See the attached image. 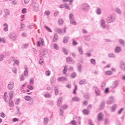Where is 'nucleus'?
Wrapping results in <instances>:
<instances>
[{
    "mask_svg": "<svg viewBox=\"0 0 125 125\" xmlns=\"http://www.w3.org/2000/svg\"><path fill=\"white\" fill-rule=\"evenodd\" d=\"M81 6V8H82L83 11H84V12H87L90 8L89 5L87 3L82 4Z\"/></svg>",
    "mask_w": 125,
    "mask_h": 125,
    "instance_id": "obj_1",
    "label": "nucleus"
},
{
    "mask_svg": "<svg viewBox=\"0 0 125 125\" xmlns=\"http://www.w3.org/2000/svg\"><path fill=\"white\" fill-rule=\"evenodd\" d=\"M116 20V15H111L108 17L106 19L107 23H112Z\"/></svg>",
    "mask_w": 125,
    "mask_h": 125,
    "instance_id": "obj_2",
    "label": "nucleus"
},
{
    "mask_svg": "<svg viewBox=\"0 0 125 125\" xmlns=\"http://www.w3.org/2000/svg\"><path fill=\"white\" fill-rule=\"evenodd\" d=\"M69 19L70 20V23H71L72 25H77V22L75 21V17H74V14H73V13L69 14Z\"/></svg>",
    "mask_w": 125,
    "mask_h": 125,
    "instance_id": "obj_3",
    "label": "nucleus"
},
{
    "mask_svg": "<svg viewBox=\"0 0 125 125\" xmlns=\"http://www.w3.org/2000/svg\"><path fill=\"white\" fill-rule=\"evenodd\" d=\"M3 11L4 14L3 15V17L4 18H7V17L10 15V11L7 9H4Z\"/></svg>",
    "mask_w": 125,
    "mask_h": 125,
    "instance_id": "obj_4",
    "label": "nucleus"
},
{
    "mask_svg": "<svg viewBox=\"0 0 125 125\" xmlns=\"http://www.w3.org/2000/svg\"><path fill=\"white\" fill-rule=\"evenodd\" d=\"M101 23V27L103 29H106V22L105 21V20L104 19H102L100 21Z\"/></svg>",
    "mask_w": 125,
    "mask_h": 125,
    "instance_id": "obj_5",
    "label": "nucleus"
},
{
    "mask_svg": "<svg viewBox=\"0 0 125 125\" xmlns=\"http://www.w3.org/2000/svg\"><path fill=\"white\" fill-rule=\"evenodd\" d=\"M42 55L45 58H47L48 57V52H47V50L46 49H44L42 51Z\"/></svg>",
    "mask_w": 125,
    "mask_h": 125,
    "instance_id": "obj_6",
    "label": "nucleus"
},
{
    "mask_svg": "<svg viewBox=\"0 0 125 125\" xmlns=\"http://www.w3.org/2000/svg\"><path fill=\"white\" fill-rule=\"evenodd\" d=\"M66 31H67L66 27L64 28L63 29H57L56 30V32H57V33H58L59 34H65V33H66Z\"/></svg>",
    "mask_w": 125,
    "mask_h": 125,
    "instance_id": "obj_7",
    "label": "nucleus"
},
{
    "mask_svg": "<svg viewBox=\"0 0 125 125\" xmlns=\"http://www.w3.org/2000/svg\"><path fill=\"white\" fill-rule=\"evenodd\" d=\"M13 87H14V83L9 82L8 84V89L11 90L13 89Z\"/></svg>",
    "mask_w": 125,
    "mask_h": 125,
    "instance_id": "obj_8",
    "label": "nucleus"
},
{
    "mask_svg": "<svg viewBox=\"0 0 125 125\" xmlns=\"http://www.w3.org/2000/svg\"><path fill=\"white\" fill-rule=\"evenodd\" d=\"M58 82H67L68 79L66 77H60L58 78Z\"/></svg>",
    "mask_w": 125,
    "mask_h": 125,
    "instance_id": "obj_9",
    "label": "nucleus"
},
{
    "mask_svg": "<svg viewBox=\"0 0 125 125\" xmlns=\"http://www.w3.org/2000/svg\"><path fill=\"white\" fill-rule=\"evenodd\" d=\"M122 51V47L120 46H116L114 49L115 53H120Z\"/></svg>",
    "mask_w": 125,
    "mask_h": 125,
    "instance_id": "obj_10",
    "label": "nucleus"
},
{
    "mask_svg": "<svg viewBox=\"0 0 125 125\" xmlns=\"http://www.w3.org/2000/svg\"><path fill=\"white\" fill-rule=\"evenodd\" d=\"M66 62H67L68 64H75V61L73 60L72 58H66Z\"/></svg>",
    "mask_w": 125,
    "mask_h": 125,
    "instance_id": "obj_11",
    "label": "nucleus"
},
{
    "mask_svg": "<svg viewBox=\"0 0 125 125\" xmlns=\"http://www.w3.org/2000/svg\"><path fill=\"white\" fill-rule=\"evenodd\" d=\"M94 88L95 89V92L97 96H99L100 95V90L97 87H94Z\"/></svg>",
    "mask_w": 125,
    "mask_h": 125,
    "instance_id": "obj_12",
    "label": "nucleus"
},
{
    "mask_svg": "<svg viewBox=\"0 0 125 125\" xmlns=\"http://www.w3.org/2000/svg\"><path fill=\"white\" fill-rule=\"evenodd\" d=\"M56 79L54 77H51L50 80V82L51 83V84L52 85H55V82H56Z\"/></svg>",
    "mask_w": 125,
    "mask_h": 125,
    "instance_id": "obj_13",
    "label": "nucleus"
},
{
    "mask_svg": "<svg viewBox=\"0 0 125 125\" xmlns=\"http://www.w3.org/2000/svg\"><path fill=\"white\" fill-rule=\"evenodd\" d=\"M103 119V115L102 113H99L98 115V122H101Z\"/></svg>",
    "mask_w": 125,
    "mask_h": 125,
    "instance_id": "obj_14",
    "label": "nucleus"
},
{
    "mask_svg": "<svg viewBox=\"0 0 125 125\" xmlns=\"http://www.w3.org/2000/svg\"><path fill=\"white\" fill-rule=\"evenodd\" d=\"M120 67L123 71H125V63L124 62H121Z\"/></svg>",
    "mask_w": 125,
    "mask_h": 125,
    "instance_id": "obj_15",
    "label": "nucleus"
},
{
    "mask_svg": "<svg viewBox=\"0 0 125 125\" xmlns=\"http://www.w3.org/2000/svg\"><path fill=\"white\" fill-rule=\"evenodd\" d=\"M118 84H119V83L118 81H115L113 82L112 85L111 86V88L112 89L115 88L118 86Z\"/></svg>",
    "mask_w": 125,
    "mask_h": 125,
    "instance_id": "obj_16",
    "label": "nucleus"
},
{
    "mask_svg": "<svg viewBox=\"0 0 125 125\" xmlns=\"http://www.w3.org/2000/svg\"><path fill=\"white\" fill-rule=\"evenodd\" d=\"M62 100H63V98L62 97L60 98L58 100L57 105L59 107H60V106H61V104H62Z\"/></svg>",
    "mask_w": 125,
    "mask_h": 125,
    "instance_id": "obj_17",
    "label": "nucleus"
},
{
    "mask_svg": "<svg viewBox=\"0 0 125 125\" xmlns=\"http://www.w3.org/2000/svg\"><path fill=\"white\" fill-rule=\"evenodd\" d=\"M10 39L11 40H12L13 41H15V40H16L17 39V37H16V35H15V34H10L9 36Z\"/></svg>",
    "mask_w": 125,
    "mask_h": 125,
    "instance_id": "obj_18",
    "label": "nucleus"
},
{
    "mask_svg": "<svg viewBox=\"0 0 125 125\" xmlns=\"http://www.w3.org/2000/svg\"><path fill=\"white\" fill-rule=\"evenodd\" d=\"M74 120L75 122H78L79 125H81V121L82 120V119H81V117H77V116H75V118Z\"/></svg>",
    "mask_w": 125,
    "mask_h": 125,
    "instance_id": "obj_19",
    "label": "nucleus"
},
{
    "mask_svg": "<svg viewBox=\"0 0 125 125\" xmlns=\"http://www.w3.org/2000/svg\"><path fill=\"white\" fill-rule=\"evenodd\" d=\"M3 26L5 27L3 29L4 32L8 31V24H7V23H4Z\"/></svg>",
    "mask_w": 125,
    "mask_h": 125,
    "instance_id": "obj_20",
    "label": "nucleus"
},
{
    "mask_svg": "<svg viewBox=\"0 0 125 125\" xmlns=\"http://www.w3.org/2000/svg\"><path fill=\"white\" fill-rule=\"evenodd\" d=\"M78 48L80 54L83 55V48L82 47V46H79L78 47Z\"/></svg>",
    "mask_w": 125,
    "mask_h": 125,
    "instance_id": "obj_21",
    "label": "nucleus"
},
{
    "mask_svg": "<svg viewBox=\"0 0 125 125\" xmlns=\"http://www.w3.org/2000/svg\"><path fill=\"white\" fill-rule=\"evenodd\" d=\"M79 84H86V80L83 79L79 82Z\"/></svg>",
    "mask_w": 125,
    "mask_h": 125,
    "instance_id": "obj_22",
    "label": "nucleus"
},
{
    "mask_svg": "<svg viewBox=\"0 0 125 125\" xmlns=\"http://www.w3.org/2000/svg\"><path fill=\"white\" fill-rule=\"evenodd\" d=\"M84 39L85 40V41H86L87 42H90V36H89V35H86L84 36Z\"/></svg>",
    "mask_w": 125,
    "mask_h": 125,
    "instance_id": "obj_23",
    "label": "nucleus"
},
{
    "mask_svg": "<svg viewBox=\"0 0 125 125\" xmlns=\"http://www.w3.org/2000/svg\"><path fill=\"white\" fill-rule=\"evenodd\" d=\"M118 42H119V43L121 44L122 45V46H125V41L123 40L119 39L118 40Z\"/></svg>",
    "mask_w": 125,
    "mask_h": 125,
    "instance_id": "obj_24",
    "label": "nucleus"
},
{
    "mask_svg": "<svg viewBox=\"0 0 125 125\" xmlns=\"http://www.w3.org/2000/svg\"><path fill=\"white\" fill-rule=\"evenodd\" d=\"M57 40H58V35L57 34H55L54 35V38L53 39V42H57Z\"/></svg>",
    "mask_w": 125,
    "mask_h": 125,
    "instance_id": "obj_25",
    "label": "nucleus"
},
{
    "mask_svg": "<svg viewBox=\"0 0 125 125\" xmlns=\"http://www.w3.org/2000/svg\"><path fill=\"white\" fill-rule=\"evenodd\" d=\"M80 100H81V99L77 97H74L72 99V101L73 102H79V101H80Z\"/></svg>",
    "mask_w": 125,
    "mask_h": 125,
    "instance_id": "obj_26",
    "label": "nucleus"
},
{
    "mask_svg": "<svg viewBox=\"0 0 125 125\" xmlns=\"http://www.w3.org/2000/svg\"><path fill=\"white\" fill-rule=\"evenodd\" d=\"M108 56L110 58H116V56L115 55V54H114L113 53H110L108 54Z\"/></svg>",
    "mask_w": 125,
    "mask_h": 125,
    "instance_id": "obj_27",
    "label": "nucleus"
},
{
    "mask_svg": "<svg viewBox=\"0 0 125 125\" xmlns=\"http://www.w3.org/2000/svg\"><path fill=\"white\" fill-rule=\"evenodd\" d=\"M77 67H78V71L79 72H80V73H82V66L80 63H78L77 65Z\"/></svg>",
    "mask_w": 125,
    "mask_h": 125,
    "instance_id": "obj_28",
    "label": "nucleus"
},
{
    "mask_svg": "<svg viewBox=\"0 0 125 125\" xmlns=\"http://www.w3.org/2000/svg\"><path fill=\"white\" fill-rule=\"evenodd\" d=\"M33 9L35 12H37L39 10V6L38 5H34Z\"/></svg>",
    "mask_w": 125,
    "mask_h": 125,
    "instance_id": "obj_29",
    "label": "nucleus"
},
{
    "mask_svg": "<svg viewBox=\"0 0 125 125\" xmlns=\"http://www.w3.org/2000/svg\"><path fill=\"white\" fill-rule=\"evenodd\" d=\"M24 99L26 101H31V100H32V98H31V97L29 96H25L24 97Z\"/></svg>",
    "mask_w": 125,
    "mask_h": 125,
    "instance_id": "obj_30",
    "label": "nucleus"
},
{
    "mask_svg": "<svg viewBox=\"0 0 125 125\" xmlns=\"http://www.w3.org/2000/svg\"><path fill=\"white\" fill-rule=\"evenodd\" d=\"M105 107V102L104 101H103L101 102V104L100 105V109H103Z\"/></svg>",
    "mask_w": 125,
    "mask_h": 125,
    "instance_id": "obj_31",
    "label": "nucleus"
},
{
    "mask_svg": "<svg viewBox=\"0 0 125 125\" xmlns=\"http://www.w3.org/2000/svg\"><path fill=\"white\" fill-rule=\"evenodd\" d=\"M13 62H14V63H13L14 66H15V64L17 65V66H19V61L18 60H14Z\"/></svg>",
    "mask_w": 125,
    "mask_h": 125,
    "instance_id": "obj_32",
    "label": "nucleus"
},
{
    "mask_svg": "<svg viewBox=\"0 0 125 125\" xmlns=\"http://www.w3.org/2000/svg\"><path fill=\"white\" fill-rule=\"evenodd\" d=\"M62 52L65 55H68V50L65 48H62Z\"/></svg>",
    "mask_w": 125,
    "mask_h": 125,
    "instance_id": "obj_33",
    "label": "nucleus"
},
{
    "mask_svg": "<svg viewBox=\"0 0 125 125\" xmlns=\"http://www.w3.org/2000/svg\"><path fill=\"white\" fill-rule=\"evenodd\" d=\"M9 106L10 107H14V103H13V102L10 100L9 101Z\"/></svg>",
    "mask_w": 125,
    "mask_h": 125,
    "instance_id": "obj_34",
    "label": "nucleus"
},
{
    "mask_svg": "<svg viewBox=\"0 0 125 125\" xmlns=\"http://www.w3.org/2000/svg\"><path fill=\"white\" fill-rule=\"evenodd\" d=\"M96 13L98 15H100V14H101V9H100V8H97Z\"/></svg>",
    "mask_w": 125,
    "mask_h": 125,
    "instance_id": "obj_35",
    "label": "nucleus"
},
{
    "mask_svg": "<svg viewBox=\"0 0 125 125\" xmlns=\"http://www.w3.org/2000/svg\"><path fill=\"white\" fill-rule=\"evenodd\" d=\"M74 86H75V87L73 90V94H76L77 92H76V91H77V90H78V86L76 84H74Z\"/></svg>",
    "mask_w": 125,
    "mask_h": 125,
    "instance_id": "obj_36",
    "label": "nucleus"
},
{
    "mask_svg": "<svg viewBox=\"0 0 125 125\" xmlns=\"http://www.w3.org/2000/svg\"><path fill=\"white\" fill-rule=\"evenodd\" d=\"M49 120L47 118H44V121H43V124L44 125H47V124H48V122H49Z\"/></svg>",
    "mask_w": 125,
    "mask_h": 125,
    "instance_id": "obj_37",
    "label": "nucleus"
},
{
    "mask_svg": "<svg viewBox=\"0 0 125 125\" xmlns=\"http://www.w3.org/2000/svg\"><path fill=\"white\" fill-rule=\"evenodd\" d=\"M115 11L117 12V13H118V14H119L120 15L122 14V11L119 8H116Z\"/></svg>",
    "mask_w": 125,
    "mask_h": 125,
    "instance_id": "obj_38",
    "label": "nucleus"
},
{
    "mask_svg": "<svg viewBox=\"0 0 125 125\" xmlns=\"http://www.w3.org/2000/svg\"><path fill=\"white\" fill-rule=\"evenodd\" d=\"M112 74L113 72H112V71L110 70H108L105 72V75H106L107 76H111V75H112Z\"/></svg>",
    "mask_w": 125,
    "mask_h": 125,
    "instance_id": "obj_39",
    "label": "nucleus"
},
{
    "mask_svg": "<svg viewBox=\"0 0 125 125\" xmlns=\"http://www.w3.org/2000/svg\"><path fill=\"white\" fill-rule=\"evenodd\" d=\"M9 97H10V100H12L13 97V92L10 91L9 94Z\"/></svg>",
    "mask_w": 125,
    "mask_h": 125,
    "instance_id": "obj_40",
    "label": "nucleus"
},
{
    "mask_svg": "<svg viewBox=\"0 0 125 125\" xmlns=\"http://www.w3.org/2000/svg\"><path fill=\"white\" fill-rule=\"evenodd\" d=\"M77 77V73L76 72H73L71 74V77L72 79H75Z\"/></svg>",
    "mask_w": 125,
    "mask_h": 125,
    "instance_id": "obj_41",
    "label": "nucleus"
},
{
    "mask_svg": "<svg viewBox=\"0 0 125 125\" xmlns=\"http://www.w3.org/2000/svg\"><path fill=\"white\" fill-rule=\"evenodd\" d=\"M90 62L92 64V65H95L96 64L95 59H91L90 60Z\"/></svg>",
    "mask_w": 125,
    "mask_h": 125,
    "instance_id": "obj_42",
    "label": "nucleus"
},
{
    "mask_svg": "<svg viewBox=\"0 0 125 125\" xmlns=\"http://www.w3.org/2000/svg\"><path fill=\"white\" fill-rule=\"evenodd\" d=\"M27 88H28V89H30V90H33L34 86L31 84H28L27 85Z\"/></svg>",
    "mask_w": 125,
    "mask_h": 125,
    "instance_id": "obj_43",
    "label": "nucleus"
},
{
    "mask_svg": "<svg viewBox=\"0 0 125 125\" xmlns=\"http://www.w3.org/2000/svg\"><path fill=\"white\" fill-rule=\"evenodd\" d=\"M116 108H117V105H113L111 108L112 112H115V111H116Z\"/></svg>",
    "mask_w": 125,
    "mask_h": 125,
    "instance_id": "obj_44",
    "label": "nucleus"
},
{
    "mask_svg": "<svg viewBox=\"0 0 125 125\" xmlns=\"http://www.w3.org/2000/svg\"><path fill=\"white\" fill-rule=\"evenodd\" d=\"M43 62V58L42 56H40L39 64H42Z\"/></svg>",
    "mask_w": 125,
    "mask_h": 125,
    "instance_id": "obj_45",
    "label": "nucleus"
},
{
    "mask_svg": "<svg viewBox=\"0 0 125 125\" xmlns=\"http://www.w3.org/2000/svg\"><path fill=\"white\" fill-rule=\"evenodd\" d=\"M7 98V93L6 92H5L4 94L3 99L4 100V101H5V102H6Z\"/></svg>",
    "mask_w": 125,
    "mask_h": 125,
    "instance_id": "obj_46",
    "label": "nucleus"
},
{
    "mask_svg": "<svg viewBox=\"0 0 125 125\" xmlns=\"http://www.w3.org/2000/svg\"><path fill=\"white\" fill-rule=\"evenodd\" d=\"M44 28H45V29H46V30L47 31V32H50V33H52V31H51V29H50V28H49V27H47V26H45L44 27Z\"/></svg>",
    "mask_w": 125,
    "mask_h": 125,
    "instance_id": "obj_47",
    "label": "nucleus"
},
{
    "mask_svg": "<svg viewBox=\"0 0 125 125\" xmlns=\"http://www.w3.org/2000/svg\"><path fill=\"white\" fill-rule=\"evenodd\" d=\"M59 94V92L58 91V89L56 88V86H55V95H58Z\"/></svg>",
    "mask_w": 125,
    "mask_h": 125,
    "instance_id": "obj_48",
    "label": "nucleus"
},
{
    "mask_svg": "<svg viewBox=\"0 0 125 125\" xmlns=\"http://www.w3.org/2000/svg\"><path fill=\"white\" fill-rule=\"evenodd\" d=\"M45 98H50L51 97V95L49 93L46 94L44 95Z\"/></svg>",
    "mask_w": 125,
    "mask_h": 125,
    "instance_id": "obj_49",
    "label": "nucleus"
},
{
    "mask_svg": "<svg viewBox=\"0 0 125 125\" xmlns=\"http://www.w3.org/2000/svg\"><path fill=\"white\" fill-rule=\"evenodd\" d=\"M25 70H24V76H27V75L29 74V71L28 70V69H27V67H25Z\"/></svg>",
    "mask_w": 125,
    "mask_h": 125,
    "instance_id": "obj_50",
    "label": "nucleus"
},
{
    "mask_svg": "<svg viewBox=\"0 0 125 125\" xmlns=\"http://www.w3.org/2000/svg\"><path fill=\"white\" fill-rule=\"evenodd\" d=\"M83 114H84V115H88V113H89L88 110H87L86 109H84V110H83Z\"/></svg>",
    "mask_w": 125,
    "mask_h": 125,
    "instance_id": "obj_51",
    "label": "nucleus"
},
{
    "mask_svg": "<svg viewBox=\"0 0 125 125\" xmlns=\"http://www.w3.org/2000/svg\"><path fill=\"white\" fill-rule=\"evenodd\" d=\"M63 43H67L68 42V38L67 37H64L63 38Z\"/></svg>",
    "mask_w": 125,
    "mask_h": 125,
    "instance_id": "obj_52",
    "label": "nucleus"
},
{
    "mask_svg": "<svg viewBox=\"0 0 125 125\" xmlns=\"http://www.w3.org/2000/svg\"><path fill=\"white\" fill-rule=\"evenodd\" d=\"M109 123H110V121H109V119H108L107 118H105L104 119V125H108Z\"/></svg>",
    "mask_w": 125,
    "mask_h": 125,
    "instance_id": "obj_53",
    "label": "nucleus"
},
{
    "mask_svg": "<svg viewBox=\"0 0 125 125\" xmlns=\"http://www.w3.org/2000/svg\"><path fill=\"white\" fill-rule=\"evenodd\" d=\"M58 22L59 23V24L61 25V24H63V23H64V21H63L62 19H60L59 20Z\"/></svg>",
    "mask_w": 125,
    "mask_h": 125,
    "instance_id": "obj_54",
    "label": "nucleus"
},
{
    "mask_svg": "<svg viewBox=\"0 0 125 125\" xmlns=\"http://www.w3.org/2000/svg\"><path fill=\"white\" fill-rule=\"evenodd\" d=\"M54 49H56V50H58V49H59V47H58V45H57L56 43H55L54 44Z\"/></svg>",
    "mask_w": 125,
    "mask_h": 125,
    "instance_id": "obj_55",
    "label": "nucleus"
},
{
    "mask_svg": "<svg viewBox=\"0 0 125 125\" xmlns=\"http://www.w3.org/2000/svg\"><path fill=\"white\" fill-rule=\"evenodd\" d=\"M89 94L88 93H86L83 95V97H84V98H89Z\"/></svg>",
    "mask_w": 125,
    "mask_h": 125,
    "instance_id": "obj_56",
    "label": "nucleus"
},
{
    "mask_svg": "<svg viewBox=\"0 0 125 125\" xmlns=\"http://www.w3.org/2000/svg\"><path fill=\"white\" fill-rule=\"evenodd\" d=\"M3 59H4V55H0V62L2 61Z\"/></svg>",
    "mask_w": 125,
    "mask_h": 125,
    "instance_id": "obj_57",
    "label": "nucleus"
},
{
    "mask_svg": "<svg viewBox=\"0 0 125 125\" xmlns=\"http://www.w3.org/2000/svg\"><path fill=\"white\" fill-rule=\"evenodd\" d=\"M88 124L89 125H94V124L93 123H92V121H91V120L89 119L88 121Z\"/></svg>",
    "mask_w": 125,
    "mask_h": 125,
    "instance_id": "obj_58",
    "label": "nucleus"
},
{
    "mask_svg": "<svg viewBox=\"0 0 125 125\" xmlns=\"http://www.w3.org/2000/svg\"><path fill=\"white\" fill-rule=\"evenodd\" d=\"M20 80L21 81H24L25 80V78L24 77V75L23 74H21L20 77Z\"/></svg>",
    "mask_w": 125,
    "mask_h": 125,
    "instance_id": "obj_59",
    "label": "nucleus"
},
{
    "mask_svg": "<svg viewBox=\"0 0 125 125\" xmlns=\"http://www.w3.org/2000/svg\"><path fill=\"white\" fill-rule=\"evenodd\" d=\"M61 108H62V109H63V110H66V109L68 108V105H64L63 106H62Z\"/></svg>",
    "mask_w": 125,
    "mask_h": 125,
    "instance_id": "obj_60",
    "label": "nucleus"
},
{
    "mask_svg": "<svg viewBox=\"0 0 125 125\" xmlns=\"http://www.w3.org/2000/svg\"><path fill=\"white\" fill-rule=\"evenodd\" d=\"M123 111H124V108H121V109L118 111V115H121Z\"/></svg>",
    "mask_w": 125,
    "mask_h": 125,
    "instance_id": "obj_61",
    "label": "nucleus"
},
{
    "mask_svg": "<svg viewBox=\"0 0 125 125\" xmlns=\"http://www.w3.org/2000/svg\"><path fill=\"white\" fill-rule=\"evenodd\" d=\"M50 71L49 70H48L47 71L45 72V74L47 75V76H50Z\"/></svg>",
    "mask_w": 125,
    "mask_h": 125,
    "instance_id": "obj_62",
    "label": "nucleus"
},
{
    "mask_svg": "<svg viewBox=\"0 0 125 125\" xmlns=\"http://www.w3.org/2000/svg\"><path fill=\"white\" fill-rule=\"evenodd\" d=\"M28 45H29V44L28 43H26V44H24L22 45V48H26V47H27L28 46Z\"/></svg>",
    "mask_w": 125,
    "mask_h": 125,
    "instance_id": "obj_63",
    "label": "nucleus"
},
{
    "mask_svg": "<svg viewBox=\"0 0 125 125\" xmlns=\"http://www.w3.org/2000/svg\"><path fill=\"white\" fill-rule=\"evenodd\" d=\"M87 104H88V102L86 101H84V102H83V105H84V106H86Z\"/></svg>",
    "mask_w": 125,
    "mask_h": 125,
    "instance_id": "obj_64",
    "label": "nucleus"
}]
</instances>
